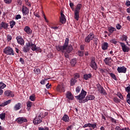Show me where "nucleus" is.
I'll list each match as a JSON object with an SVG mask.
<instances>
[{"label": "nucleus", "instance_id": "e433bc0d", "mask_svg": "<svg viewBox=\"0 0 130 130\" xmlns=\"http://www.w3.org/2000/svg\"><path fill=\"white\" fill-rule=\"evenodd\" d=\"M71 85L74 86L76 83H77V80L74 78H72L71 79Z\"/></svg>", "mask_w": 130, "mask_h": 130}, {"label": "nucleus", "instance_id": "2eb2a0df", "mask_svg": "<svg viewBox=\"0 0 130 130\" xmlns=\"http://www.w3.org/2000/svg\"><path fill=\"white\" fill-rule=\"evenodd\" d=\"M30 43H26L25 45L23 47V51H24L25 53L28 52L30 50Z\"/></svg>", "mask_w": 130, "mask_h": 130}, {"label": "nucleus", "instance_id": "f257e3e1", "mask_svg": "<svg viewBox=\"0 0 130 130\" xmlns=\"http://www.w3.org/2000/svg\"><path fill=\"white\" fill-rule=\"evenodd\" d=\"M69 42H70V39L67 38L66 39L63 46L59 45L56 47L57 51H61V52L64 53V55L66 58H70V55L69 54L71 53L73 49L72 45L69 46Z\"/></svg>", "mask_w": 130, "mask_h": 130}, {"label": "nucleus", "instance_id": "37998d69", "mask_svg": "<svg viewBox=\"0 0 130 130\" xmlns=\"http://www.w3.org/2000/svg\"><path fill=\"white\" fill-rule=\"evenodd\" d=\"M93 39L94 45L96 47V46L98 45V39L94 38Z\"/></svg>", "mask_w": 130, "mask_h": 130}, {"label": "nucleus", "instance_id": "5fc2aeb1", "mask_svg": "<svg viewBox=\"0 0 130 130\" xmlns=\"http://www.w3.org/2000/svg\"><path fill=\"white\" fill-rule=\"evenodd\" d=\"M116 28L117 30H120L121 29V26L119 23L117 24Z\"/></svg>", "mask_w": 130, "mask_h": 130}, {"label": "nucleus", "instance_id": "a19ab883", "mask_svg": "<svg viewBox=\"0 0 130 130\" xmlns=\"http://www.w3.org/2000/svg\"><path fill=\"white\" fill-rule=\"evenodd\" d=\"M34 71L37 75H39V74L41 73V71H40V69H34Z\"/></svg>", "mask_w": 130, "mask_h": 130}, {"label": "nucleus", "instance_id": "f3484780", "mask_svg": "<svg viewBox=\"0 0 130 130\" xmlns=\"http://www.w3.org/2000/svg\"><path fill=\"white\" fill-rule=\"evenodd\" d=\"M8 28H9V23L5 21H2L1 22V30H3V29L8 30Z\"/></svg>", "mask_w": 130, "mask_h": 130}, {"label": "nucleus", "instance_id": "4468645a", "mask_svg": "<svg viewBox=\"0 0 130 130\" xmlns=\"http://www.w3.org/2000/svg\"><path fill=\"white\" fill-rule=\"evenodd\" d=\"M16 39L17 41V43L18 44H20V45H24L25 43V41H24V39H23V38L20 36H17L16 38Z\"/></svg>", "mask_w": 130, "mask_h": 130}, {"label": "nucleus", "instance_id": "4be33fe9", "mask_svg": "<svg viewBox=\"0 0 130 130\" xmlns=\"http://www.w3.org/2000/svg\"><path fill=\"white\" fill-rule=\"evenodd\" d=\"M108 49V43L107 42H104L102 44V49L103 50H107Z\"/></svg>", "mask_w": 130, "mask_h": 130}, {"label": "nucleus", "instance_id": "bb28decb", "mask_svg": "<svg viewBox=\"0 0 130 130\" xmlns=\"http://www.w3.org/2000/svg\"><path fill=\"white\" fill-rule=\"evenodd\" d=\"M83 7V5H82V4H78L77 6H76V8H75V12H80V10H81V9H82Z\"/></svg>", "mask_w": 130, "mask_h": 130}, {"label": "nucleus", "instance_id": "72a5a7b5", "mask_svg": "<svg viewBox=\"0 0 130 130\" xmlns=\"http://www.w3.org/2000/svg\"><path fill=\"white\" fill-rule=\"evenodd\" d=\"M32 102H30V101H28L27 103H26V106L27 107H28V110H29V109H30L31 107H32Z\"/></svg>", "mask_w": 130, "mask_h": 130}, {"label": "nucleus", "instance_id": "a18cd8bd", "mask_svg": "<svg viewBox=\"0 0 130 130\" xmlns=\"http://www.w3.org/2000/svg\"><path fill=\"white\" fill-rule=\"evenodd\" d=\"M78 55L79 56H81V57L84 56V51H81V50H79L78 51Z\"/></svg>", "mask_w": 130, "mask_h": 130}, {"label": "nucleus", "instance_id": "79ce46f5", "mask_svg": "<svg viewBox=\"0 0 130 130\" xmlns=\"http://www.w3.org/2000/svg\"><path fill=\"white\" fill-rule=\"evenodd\" d=\"M60 21L61 23H62V24H64V23H66V17H60Z\"/></svg>", "mask_w": 130, "mask_h": 130}, {"label": "nucleus", "instance_id": "69168bd1", "mask_svg": "<svg viewBox=\"0 0 130 130\" xmlns=\"http://www.w3.org/2000/svg\"><path fill=\"white\" fill-rule=\"evenodd\" d=\"M121 128H120V127H119V126H116L115 129V130H121Z\"/></svg>", "mask_w": 130, "mask_h": 130}, {"label": "nucleus", "instance_id": "e2e57ef3", "mask_svg": "<svg viewBox=\"0 0 130 130\" xmlns=\"http://www.w3.org/2000/svg\"><path fill=\"white\" fill-rule=\"evenodd\" d=\"M70 7L71 8V9L73 10V9H74V3H70Z\"/></svg>", "mask_w": 130, "mask_h": 130}, {"label": "nucleus", "instance_id": "0eeeda50", "mask_svg": "<svg viewBox=\"0 0 130 130\" xmlns=\"http://www.w3.org/2000/svg\"><path fill=\"white\" fill-rule=\"evenodd\" d=\"M83 128H85L86 127H89V129L92 130V128L93 129H94V128H95V127H97V124H96V123H94L93 124L88 123L87 124H85L83 126Z\"/></svg>", "mask_w": 130, "mask_h": 130}, {"label": "nucleus", "instance_id": "052dcab7", "mask_svg": "<svg viewBox=\"0 0 130 130\" xmlns=\"http://www.w3.org/2000/svg\"><path fill=\"white\" fill-rule=\"evenodd\" d=\"M125 6H127V7H128L129 6H130V1H129L127 0L126 1Z\"/></svg>", "mask_w": 130, "mask_h": 130}, {"label": "nucleus", "instance_id": "bf43d9fd", "mask_svg": "<svg viewBox=\"0 0 130 130\" xmlns=\"http://www.w3.org/2000/svg\"><path fill=\"white\" fill-rule=\"evenodd\" d=\"M19 61L21 62V63H22V64H24V63L25 62L23 58H20Z\"/></svg>", "mask_w": 130, "mask_h": 130}, {"label": "nucleus", "instance_id": "cd10ccee", "mask_svg": "<svg viewBox=\"0 0 130 130\" xmlns=\"http://www.w3.org/2000/svg\"><path fill=\"white\" fill-rule=\"evenodd\" d=\"M77 58H73L71 59L70 61V63L72 67H75V66H76V64H77Z\"/></svg>", "mask_w": 130, "mask_h": 130}, {"label": "nucleus", "instance_id": "412c9836", "mask_svg": "<svg viewBox=\"0 0 130 130\" xmlns=\"http://www.w3.org/2000/svg\"><path fill=\"white\" fill-rule=\"evenodd\" d=\"M56 90L58 92H64V87L63 85H58L56 87Z\"/></svg>", "mask_w": 130, "mask_h": 130}, {"label": "nucleus", "instance_id": "ea45409f", "mask_svg": "<svg viewBox=\"0 0 130 130\" xmlns=\"http://www.w3.org/2000/svg\"><path fill=\"white\" fill-rule=\"evenodd\" d=\"M29 99L31 101H34L36 99V97L35 96V94H33L29 96Z\"/></svg>", "mask_w": 130, "mask_h": 130}, {"label": "nucleus", "instance_id": "c756f323", "mask_svg": "<svg viewBox=\"0 0 130 130\" xmlns=\"http://www.w3.org/2000/svg\"><path fill=\"white\" fill-rule=\"evenodd\" d=\"M111 59V57H106L105 58V59L104 60V61L105 63V64H106L107 66H109V61H110Z\"/></svg>", "mask_w": 130, "mask_h": 130}, {"label": "nucleus", "instance_id": "09e8293b", "mask_svg": "<svg viewBox=\"0 0 130 130\" xmlns=\"http://www.w3.org/2000/svg\"><path fill=\"white\" fill-rule=\"evenodd\" d=\"M12 36L8 35L7 36V41L8 42H10V41H11V40H12Z\"/></svg>", "mask_w": 130, "mask_h": 130}, {"label": "nucleus", "instance_id": "9d476101", "mask_svg": "<svg viewBox=\"0 0 130 130\" xmlns=\"http://www.w3.org/2000/svg\"><path fill=\"white\" fill-rule=\"evenodd\" d=\"M95 99V96L93 95H87L85 99L81 102L82 103H85V102H88L89 100H94Z\"/></svg>", "mask_w": 130, "mask_h": 130}, {"label": "nucleus", "instance_id": "b1692460", "mask_svg": "<svg viewBox=\"0 0 130 130\" xmlns=\"http://www.w3.org/2000/svg\"><path fill=\"white\" fill-rule=\"evenodd\" d=\"M92 78V74H85L83 75V79L87 81L89 80V79H91Z\"/></svg>", "mask_w": 130, "mask_h": 130}, {"label": "nucleus", "instance_id": "a878e982", "mask_svg": "<svg viewBox=\"0 0 130 130\" xmlns=\"http://www.w3.org/2000/svg\"><path fill=\"white\" fill-rule=\"evenodd\" d=\"M108 30L111 34H112V33H113L114 31H116V28H115V27L110 26V27H108Z\"/></svg>", "mask_w": 130, "mask_h": 130}, {"label": "nucleus", "instance_id": "2f4dec72", "mask_svg": "<svg viewBox=\"0 0 130 130\" xmlns=\"http://www.w3.org/2000/svg\"><path fill=\"white\" fill-rule=\"evenodd\" d=\"M9 24L10 25L11 29H13V28H14V26L16 25V22H15V21L12 20L9 22Z\"/></svg>", "mask_w": 130, "mask_h": 130}, {"label": "nucleus", "instance_id": "f03ea898", "mask_svg": "<svg viewBox=\"0 0 130 130\" xmlns=\"http://www.w3.org/2000/svg\"><path fill=\"white\" fill-rule=\"evenodd\" d=\"M43 114V113H39L36 117L35 118L34 120H33V123L36 124H39L40 123H41L42 122V117L43 118L44 117L42 116V115Z\"/></svg>", "mask_w": 130, "mask_h": 130}, {"label": "nucleus", "instance_id": "39448f33", "mask_svg": "<svg viewBox=\"0 0 130 130\" xmlns=\"http://www.w3.org/2000/svg\"><path fill=\"white\" fill-rule=\"evenodd\" d=\"M90 67L94 71H97V69H98V66H97V63L95 62V57H92L91 58V62L90 63Z\"/></svg>", "mask_w": 130, "mask_h": 130}, {"label": "nucleus", "instance_id": "de8ad7c7", "mask_svg": "<svg viewBox=\"0 0 130 130\" xmlns=\"http://www.w3.org/2000/svg\"><path fill=\"white\" fill-rule=\"evenodd\" d=\"M113 100H114V102H115V103H119V102H120V100H119L117 98H114Z\"/></svg>", "mask_w": 130, "mask_h": 130}, {"label": "nucleus", "instance_id": "f8f14e48", "mask_svg": "<svg viewBox=\"0 0 130 130\" xmlns=\"http://www.w3.org/2000/svg\"><path fill=\"white\" fill-rule=\"evenodd\" d=\"M28 120L27 119L24 117H18L16 119V122H17L19 124L23 123L24 122H27Z\"/></svg>", "mask_w": 130, "mask_h": 130}, {"label": "nucleus", "instance_id": "9b49d317", "mask_svg": "<svg viewBox=\"0 0 130 130\" xmlns=\"http://www.w3.org/2000/svg\"><path fill=\"white\" fill-rule=\"evenodd\" d=\"M117 72L119 74H125L126 73V68L124 66L119 67L117 68Z\"/></svg>", "mask_w": 130, "mask_h": 130}, {"label": "nucleus", "instance_id": "7ed1b4c3", "mask_svg": "<svg viewBox=\"0 0 130 130\" xmlns=\"http://www.w3.org/2000/svg\"><path fill=\"white\" fill-rule=\"evenodd\" d=\"M4 53L7 55H14V50L10 47H6L3 50Z\"/></svg>", "mask_w": 130, "mask_h": 130}, {"label": "nucleus", "instance_id": "680f3d73", "mask_svg": "<svg viewBox=\"0 0 130 130\" xmlns=\"http://www.w3.org/2000/svg\"><path fill=\"white\" fill-rule=\"evenodd\" d=\"M23 2L22 0H17V4L19 5V6H21Z\"/></svg>", "mask_w": 130, "mask_h": 130}, {"label": "nucleus", "instance_id": "0e129e2a", "mask_svg": "<svg viewBox=\"0 0 130 130\" xmlns=\"http://www.w3.org/2000/svg\"><path fill=\"white\" fill-rule=\"evenodd\" d=\"M35 51H41V49L38 47H36Z\"/></svg>", "mask_w": 130, "mask_h": 130}, {"label": "nucleus", "instance_id": "423d86ee", "mask_svg": "<svg viewBox=\"0 0 130 130\" xmlns=\"http://www.w3.org/2000/svg\"><path fill=\"white\" fill-rule=\"evenodd\" d=\"M94 38L95 35L93 33H90L85 38V42H86V43H90V41L93 40Z\"/></svg>", "mask_w": 130, "mask_h": 130}, {"label": "nucleus", "instance_id": "603ef678", "mask_svg": "<svg viewBox=\"0 0 130 130\" xmlns=\"http://www.w3.org/2000/svg\"><path fill=\"white\" fill-rule=\"evenodd\" d=\"M74 78L79 79L80 78V74L79 73H76L74 75Z\"/></svg>", "mask_w": 130, "mask_h": 130}, {"label": "nucleus", "instance_id": "774afa93", "mask_svg": "<svg viewBox=\"0 0 130 130\" xmlns=\"http://www.w3.org/2000/svg\"><path fill=\"white\" fill-rule=\"evenodd\" d=\"M121 130H130V129L128 127H124L122 128Z\"/></svg>", "mask_w": 130, "mask_h": 130}, {"label": "nucleus", "instance_id": "864d4df0", "mask_svg": "<svg viewBox=\"0 0 130 130\" xmlns=\"http://www.w3.org/2000/svg\"><path fill=\"white\" fill-rule=\"evenodd\" d=\"M80 91H81V87L77 86V87L76 88V93H80Z\"/></svg>", "mask_w": 130, "mask_h": 130}, {"label": "nucleus", "instance_id": "c9c22d12", "mask_svg": "<svg viewBox=\"0 0 130 130\" xmlns=\"http://www.w3.org/2000/svg\"><path fill=\"white\" fill-rule=\"evenodd\" d=\"M120 40H121V41H126V40H127V36L123 35L120 38Z\"/></svg>", "mask_w": 130, "mask_h": 130}, {"label": "nucleus", "instance_id": "5701e85b", "mask_svg": "<svg viewBox=\"0 0 130 130\" xmlns=\"http://www.w3.org/2000/svg\"><path fill=\"white\" fill-rule=\"evenodd\" d=\"M61 119L65 122H69L70 121V117L67 114H64Z\"/></svg>", "mask_w": 130, "mask_h": 130}, {"label": "nucleus", "instance_id": "6ab92c4d", "mask_svg": "<svg viewBox=\"0 0 130 130\" xmlns=\"http://www.w3.org/2000/svg\"><path fill=\"white\" fill-rule=\"evenodd\" d=\"M21 106L22 104H21V103H18L14 106L13 109L15 111H18V110H20V109H21Z\"/></svg>", "mask_w": 130, "mask_h": 130}, {"label": "nucleus", "instance_id": "dca6fc26", "mask_svg": "<svg viewBox=\"0 0 130 130\" xmlns=\"http://www.w3.org/2000/svg\"><path fill=\"white\" fill-rule=\"evenodd\" d=\"M29 11H30L29 10V9H28V8L24 5L22 6V12L23 15H28Z\"/></svg>", "mask_w": 130, "mask_h": 130}, {"label": "nucleus", "instance_id": "4d7b16f0", "mask_svg": "<svg viewBox=\"0 0 130 130\" xmlns=\"http://www.w3.org/2000/svg\"><path fill=\"white\" fill-rule=\"evenodd\" d=\"M21 18H22V17L21 16V15H20V14L16 15L15 17L16 20H19V19H21Z\"/></svg>", "mask_w": 130, "mask_h": 130}, {"label": "nucleus", "instance_id": "7c9ffc66", "mask_svg": "<svg viewBox=\"0 0 130 130\" xmlns=\"http://www.w3.org/2000/svg\"><path fill=\"white\" fill-rule=\"evenodd\" d=\"M109 75H110V77L113 79V80H114L115 81L117 80V78H116L115 74L112 73H109Z\"/></svg>", "mask_w": 130, "mask_h": 130}, {"label": "nucleus", "instance_id": "3c124183", "mask_svg": "<svg viewBox=\"0 0 130 130\" xmlns=\"http://www.w3.org/2000/svg\"><path fill=\"white\" fill-rule=\"evenodd\" d=\"M117 96H118V97H119V98H120V99L121 100H123V96H122V94L121 93H117Z\"/></svg>", "mask_w": 130, "mask_h": 130}, {"label": "nucleus", "instance_id": "f704fd0d", "mask_svg": "<svg viewBox=\"0 0 130 130\" xmlns=\"http://www.w3.org/2000/svg\"><path fill=\"white\" fill-rule=\"evenodd\" d=\"M12 102V100H9L6 102H5L3 103V106H6V105H9V104H10V103H11Z\"/></svg>", "mask_w": 130, "mask_h": 130}, {"label": "nucleus", "instance_id": "393cba45", "mask_svg": "<svg viewBox=\"0 0 130 130\" xmlns=\"http://www.w3.org/2000/svg\"><path fill=\"white\" fill-rule=\"evenodd\" d=\"M29 46L30 48L31 49V50L33 51H36V45L35 44H33L32 42H29Z\"/></svg>", "mask_w": 130, "mask_h": 130}, {"label": "nucleus", "instance_id": "13d9d810", "mask_svg": "<svg viewBox=\"0 0 130 130\" xmlns=\"http://www.w3.org/2000/svg\"><path fill=\"white\" fill-rule=\"evenodd\" d=\"M80 50L83 51V50H84L85 49V45H80Z\"/></svg>", "mask_w": 130, "mask_h": 130}, {"label": "nucleus", "instance_id": "c85d7f7f", "mask_svg": "<svg viewBox=\"0 0 130 130\" xmlns=\"http://www.w3.org/2000/svg\"><path fill=\"white\" fill-rule=\"evenodd\" d=\"M75 15L74 18L76 19V21H79V18H80V16L79 15V14H80V12L79 11H74Z\"/></svg>", "mask_w": 130, "mask_h": 130}, {"label": "nucleus", "instance_id": "aec40b11", "mask_svg": "<svg viewBox=\"0 0 130 130\" xmlns=\"http://www.w3.org/2000/svg\"><path fill=\"white\" fill-rule=\"evenodd\" d=\"M66 98L69 99V100H74V95L72 94V92L70 91H68L66 93Z\"/></svg>", "mask_w": 130, "mask_h": 130}, {"label": "nucleus", "instance_id": "4c0bfd02", "mask_svg": "<svg viewBox=\"0 0 130 130\" xmlns=\"http://www.w3.org/2000/svg\"><path fill=\"white\" fill-rule=\"evenodd\" d=\"M0 118L2 119V120H4L5 118H6V113H2L0 114Z\"/></svg>", "mask_w": 130, "mask_h": 130}, {"label": "nucleus", "instance_id": "6e6d98bb", "mask_svg": "<svg viewBox=\"0 0 130 130\" xmlns=\"http://www.w3.org/2000/svg\"><path fill=\"white\" fill-rule=\"evenodd\" d=\"M46 81H47V79H42L40 83L41 84V85H45V82H46Z\"/></svg>", "mask_w": 130, "mask_h": 130}, {"label": "nucleus", "instance_id": "ddd939ff", "mask_svg": "<svg viewBox=\"0 0 130 130\" xmlns=\"http://www.w3.org/2000/svg\"><path fill=\"white\" fill-rule=\"evenodd\" d=\"M4 95L6 96V97H14L15 94H14V93L13 91H11L10 90H6L4 92Z\"/></svg>", "mask_w": 130, "mask_h": 130}, {"label": "nucleus", "instance_id": "20e7f679", "mask_svg": "<svg viewBox=\"0 0 130 130\" xmlns=\"http://www.w3.org/2000/svg\"><path fill=\"white\" fill-rule=\"evenodd\" d=\"M86 95H87V92L82 89L81 93L78 95L75 96V98L78 100H83L86 96Z\"/></svg>", "mask_w": 130, "mask_h": 130}, {"label": "nucleus", "instance_id": "338daca9", "mask_svg": "<svg viewBox=\"0 0 130 130\" xmlns=\"http://www.w3.org/2000/svg\"><path fill=\"white\" fill-rule=\"evenodd\" d=\"M126 99L130 100V92H128V94L126 95Z\"/></svg>", "mask_w": 130, "mask_h": 130}, {"label": "nucleus", "instance_id": "8fccbe9b", "mask_svg": "<svg viewBox=\"0 0 130 130\" xmlns=\"http://www.w3.org/2000/svg\"><path fill=\"white\" fill-rule=\"evenodd\" d=\"M125 92H127V93H130V85L125 88Z\"/></svg>", "mask_w": 130, "mask_h": 130}, {"label": "nucleus", "instance_id": "6e6552de", "mask_svg": "<svg viewBox=\"0 0 130 130\" xmlns=\"http://www.w3.org/2000/svg\"><path fill=\"white\" fill-rule=\"evenodd\" d=\"M119 43H120L123 52H128L129 51V47H127L125 44L122 42H119Z\"/></svg>", "mask_w": 130, "mask_h": 130}, {"label": "nucleus", "instance_id": "c03bdc74", "mask_svg": "<svg viewBox=\"0 0 130 130\" xmlns=\"http://www.w3.org/2000/svg\"><path fill=\"white\" fill-rule=\"evenodd\" d=\"M111 43H113V44H117V41H116V39H112L110 40Z\"/></svg>", "mask_w": 130, "mask_h": 130}, {"label": "nucleus", "instance_id": "49530a36", "mask_svg": "<svg viewBox=\"0 0 130 130\" xmlns=\"http://www.w3.org/2000/svg\"><path fill=\"white\" fill-rule=\"evenodd\" d=\"M4 2L7 5H10L12 4V0H4Z\"/></svg>", "mask_w": 130, "mask_h": 130}, {"label": "nucleus", "instance_id": "473e14b6", "mask_svg": "<svg viewBox=\"0 0 130 130\" xmlns=\"http://www.w3.org/2000/svg\"><path fill=\"white\" fill-rule=\"evenodd\" d=\"M6 87H7V85L6 84L3 82H0V89L3 90V89H5Z\"/></svg>", "mask_w": 130, "mask_h": 130}, {"label": "nucleus", "instance_id": "58836bf2", "mask_svg": "<svg viewBox=\"0 0 130 130\" xmlns=\"http://www.w3.org/2000/svg\"><path fill=\"white\" fill-rule=\"evenodd\" d=\"M109 118L111 122H112L113 123H114L115 124H116V123H117L116 119L112 118V117H109Z\"/></svg>", "mask_w": 130, "mask_h": 130}, {"label": "nucleus", "instance_id": "1a4fd4ad", "mask_svg": "<svg viewBox=\"0 0 130 130\" xmlns=\"http://www.w3.org/2000/svg\"><path fill=\"white\" fill-rule=\"evenodd\" d=\"M97 87H98V90L101 94H103V95H107V93H106V92L105 91V90L101 86V85L98 84L97 85Z\"/></svg>", "mask_w": 130, "mask_h": 130}, {"label": "nucleus", "instance_id": "a211bd4d", "mask_svg": "<svg viewBox=\"0 0 130 130\" xmlns=\"http://www.w3.org/2000/svg\"><path fill=\"white\" fill-rule=\"evenodd\" d=\"M24 31H25L26 34H28V35H31V34H32V29H31L30 27L28 26H25L24 28Z\"/></svg>", "mask_w": 130, "mask_h": 130}]
</instances>
